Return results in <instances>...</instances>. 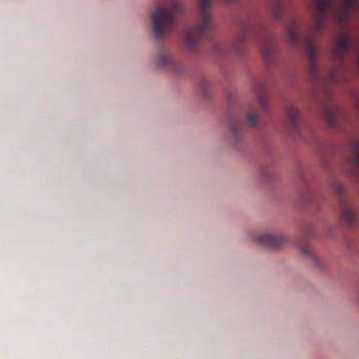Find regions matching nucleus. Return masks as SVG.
<instances>
[{
  "label": "nucleus",
  "instance_id": "nucleus-8",
  "mask_svg": "<svg viewBox=\"0 0 359 359\" xmlns=\"http://www.w3.org/2000/svg\"><path fill=\"white\" fill-rule=\"evenodd\" d=\"M322 116L330 127L334 128L339 123L344 114L334 102L330 100L323 107Z\"/></svg>",
  "mask_w": 359,
  "mask_h": 359
},
{
  "label": "nucleus",
  "instance_id": "nucleus-14",
  "mask_svg": "<svg viewBox=\"0 0 359 359\" xmlns=\"http://www.w3.org/2000/svg\"><path fill=\"white\" fill-rule=\"evenodd\" d=\"M156 63V65L161 68L168 67L173 70L180 71L178 65L163 51H161L157 55Z\"/></svg>",
  "mask_w": 359,
  "mask_h": 359
},
{
  "label": "nucleus",
  "instance_id": "nucleus-2",
  "mask_svg": "<svg viewBox=\"0 0 359 359\" xmlns=\"http://www.w3.org/2000/svg\"><path fill=\"white\" fill-rule=\"evenodd\" d=\"M287 38L293 45H299L304 49L309 62V74L313 81L325 80L327 83H337L339 72L337 69L326 74L321 73L316 64V51L313 45V39L311 35L300 33L298 26L293 24L287 27Z\"/></svg>",
  "mask_w": 359,
  "mask_h": 359
},
{
  "label": "nucleus",
  "instance_id": "nucleus-15",
  "mask_svg": "<svg viewBox=\"0 0 359 359\" xmlns=\"http://www.w3.org/2000/svg\"><path fill=\"white\" fill-rule=\"evenodd\" d=\"M299 248L302 253L308 257L311 264L316 267H320V261L313 253L310 246L307 243H302Z\"/></svg>",
  "mask_w": 359,
  "mask_h": 359
},
{
  "label": "nucleus",
  "instance_id": "nucleus-17",
  "mask_svg": "<svg viewBox=\"0 0 359 359\" xmlns=\"http://www.w3.org/2000/svg\"><path fill=\"white\" fill-rule=\"evenodd\" d=\"M271 12L276 19H280L281 18V0H271Z\"/></svg>",
  "mask_w": 359,
  "mask_h": 359
},
{
  "label": "nucleus",
  "instance_id": "nucleus-20",
  "mask_svg": "<svg viewBox=\"0 0 359 359\" xmlns=\"http://www.w3.org/2000/svg\"><path fill=\"white\" fill-rule=\"evenodd\" d=\"M269 175H270V173H269V171H268V170H266L263 172V177L265 178V180H269Z\"/></svg>",
  "mask_w": 359,
  "mask_h": 359
},
{
  "label": "nucleus",
  "instance_id": "nucleus-3",
  "mask_svg": "<svg viewBox=\"0 0 359 359\" xmlns=\"http://www.w3.org/2000/svg\"><path fill=\"white\" fill-rule=\"evenodd\" d=\"M183 13L180 0H163L151 14L154 36L158 39L169 35L176 27L177 18Z\"/></svg>",
  "mask_w": 359,
  "mask_h": 359
},
{
  "label": "nucleus",
  "instance_id": "nucleus-9",
  "mask_svg": "<svg viewBox=\"0 0 359 359\" xmlns=\"http://www.w3.org/2000/svg\"><path fill=\"white\" fill-rule=\"evenodd\" d=\"M314 4L316 10L315 28L320 31L328 18V9L332 7V4L330 0H315Z\"/></svg>",
  "mask_w": 359,
  "mask_h": 359
},
{
  "label": "nucleus",
  "instance_id": "nucleus-16",
  "mask_svg": "<svg viewBox=\"0 0 359 359\" xmlns=\"http://www.w3.org/2000/svg\"><path fill=\"white\" fill-rule=\"evenodd\" d=\"M201 92L204 98L211 95V83L207 79H202L200 83Z\"/></svg>",
  "mask_w": 359,
  "mask_h": 359
},
{
  "label": "nucleus",
  "instance_id": "nucleus-19",
  "mask_svg": "<svg viewBox=\"0 0 359 359\" xmlns=\"http://www.w3.org/2000/svg\"><path fill=\"white\" fill-rule=\"evenodd\" d=\"M214 52L215 54L222 55L224 54V48L221 44L217 43L214 46Z\"/></svg>",
  "mask_w": 359,
  "mask_h": 359
},
{
  "label": "nucleus",
  "instance_id": "nucleus-5",
  "mask_svg": "<svg viewBox=\"0 0 359 359\" xmlns=\"http://www.w3.org/2000/svg\"><path fill=\"white\" fill-rule=\"evenodd\" d=\"M332 51L334 57L340 63H343L346 57H353L359 74V41L345 36H339L334 41Z\"/></svg>",
  "mask_w": 359,
  "mask_h": 359
},
{
  "label": "nucleus",
  "instance_id": "nucleus-4",
  "mask_svg": "<svg viewBox=\"0 0 359 359\" xmlns=\"http://www.w3.org/2000/svg\"><path fill=\"white\" fill-rule=\"evenodd\" d=\"M212 0H199L198 19L195 25L188 29L184 36V46L186 50L195 53L198 48V41L210 32L213 23L209 11Z\"/></svg>",
  "mask_w": 359,
  "mask_h": 359
},
{
  "label": "nucleus",
  "instance_id": "nucleus-1",
  "mask_svg": "<svg viewBox=\"0 0 359 359\" xmlns=\"http://www.w3.org/2000/svg\"><path fill=\"white\" fill-rule=\"evenodd\" d=\"M257 97L256 102L249 104L245 109L244 115H233L229 117V128L232 137L238 140L246 126H255L262 114L268 110L267 97L265 93L266 82L257 80L252 85Z\"/></svg>",
  "mask_w": 359,
  "mask_h": 359
},
{
  "label": "nucleus",
  "instance_id": "nucleus-13",
  "mask_svg": "<svg viewBox=\"0 0 359 359\" xmlns=\"http://www.w3.org/2000/svg\"><path fill=\"white\" fill-rule=\"evenodd\" d=\"M356 3V0H346L345 4L337 9L336 18L340 22H346L350 17L351 10Z\"/></svg>",
  "mask_w": 359,
  "mask_h": 359
},
{
  "label": "nucleus",
  "instance_id": "nucleus-11",
  "mask_svg": "<svg viewBox=\"0 0 359 359\" xmlns=\"http://www.w3.org/2000/svg\"><path fill=\"white\" fill-rule=\"evenodd\" d=\"M261 52L264 60L269 63L276 56V50L273 39L266 33H262L260 36Z\"/></svg>",
  "mask_w": 359,
  "mask_h": 359
},
{
  "label": "nucleus",
  "instance_id": "nucleus-12",
  "mask_svg": "<svg viewBox=\"0 0 359 359\" xmlns=\"http://www.w3.org/2000/svg\"><path fill=\"white\" fill-rule=\"evenodd\" d=\"M255 240L259 244L270 248L280 247L285 243V238L282 236L271 233H259L255 237Z\"/></svg>",
  "mask_w": 359,
  "mask_h": 359
},
{
  "label": "nucleus",
  "instance_id": "nucleus-18",
  "mask_svg": "<svg viewBox=\"0 0 359 359\" xmlns=\"http://www.w3.org/2000/svg\"><path fill=\"white\" fill-rule=\"evenodd\" d=\"M351 151L353 163L359 170V142H354L351 144Z\"/></svg>",
  "mask_w": 359,
  "mask_h": 359
},
{
  "label": "nucleus",
  "instance_id": "nucleus-10",
  "mask_svg": "<svg viewBox=\"0 0 359 359\" xmlns=\"http://www.w3.org/2000/svg\"><path fill=\"white\" fill-rule=\"evenodd\" d=\"M285 112L287 118V126L288 129L294 135L299 136L302 120L299 111L293 106H287Z\"/></svg>",
  "mask_w": 359,
  "mask_h": 359
},
{
  "label": "nucleus",
  "instance_id": "nucleus-6",
  "mask_svg": "<svg viewBox=\"0 0 359 359\" xmlns=\"http://www.w3.org/2000/svg\"><path fill=\"white\" fill-rule=\"evenodd\" d=\"M333 190L340 196L341 219L346 225L352 226L358 222V217L355 213L350 208L349 203L344 197V186L336 182L333 184Z\"/></svg>",
  "mask_w": 359,
  "mask_h": 359
},
{
  "label": "nucleus",
  "instance_id": "nucleus-7",
  "mask_svg": "<svg viewBox=\"0 0 359 359\" xmlns=\"http://www.w3.org/2000/svg\"><path fill=\"white\" fill-rule=\"evenodd\" d=\"M240 30L238 37L233 41L231 52L241 55L245 51V40L248 36H254L255 29L249 21H241L239 25Z\"/></svg>",
  "mask_w": 359,
  "mask_h": 359
}]
</instances>
